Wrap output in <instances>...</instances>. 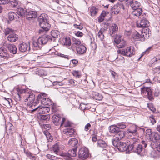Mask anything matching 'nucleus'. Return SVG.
I'll list each match as a JSON object with an SVG mask.
<instances>
[{
    "instance_id": "obj_1",
    "label": "nucleus",
    "mask_w": 160,
    "mask_h": 160,
    "mask_svg": "<svg viewBox=\"0 0 160 160\" xmlns=\"http://www.w3.org/2000/svg\"><path fill=\"white\" fill-rule=\"evenodd\" d=\"M78 143V140L75 138H72L68 142L69 145H72L73 148L72 149L69 150L68 151V153H63V156H67L68 158L71 157H75L76 156V151L77 150Z\"/></svg>"
},
{
    "instance_id": "obj_2",
    "label": "nucleus",
    "mask_w": 160,
    "mask_h": 160,
    "mask_svg": "<svg viewBox=\"0 0 160 160\" xmlns=\"http://www.w3.org/2000/svg\"><path fill=\"white\" fill-rule=\"evenodd\" d=\"M48 16L45 14H42L38 17V21L40 27L43 30L47 31L49 30L50 25L48 22Z\"/></svg>"
},
{
    "instance_id": "obj_3",
    "label": "nucleus",
    "mask_w": 160,
    "mask_h": 160,
    "mask_svg": "<svg viewBox=\"0 0 160 160\" xmlns=\"http://www.w3.org/2000/svg\"><path fill=\"white\" fill-rule=\"evenodd\" d=\"M48 37L47 38L45 35L39 37L38 39L33 38L32 40V46L34 49H40L42 45L46 44L48 42Z\"/></svg>"
},
{
    "instance_id": "obj_4",
    "label": "nucleus",
    "mask_w": 160,
    "mask_h": 160,
    "mask_svg": "<svg viewBox=\"0 0 160 160\" xmlns=\"http://www.w3.org/2000/svg\"><path fill=\"white\" fill-rule=\"evenodd\" d=\"M26 99L24 100V102H27V104L28 106H30L31 108L34 109L35 106L39 103V102L37 99L35 102V96L34 94L31 92L30 93H26Z\"/></svg>"
},
{
    "instance_id": "obj_5",
    "label": "nucleus",
    "mask_w": 160,
    "mask_h": 160,
    "mask_svg": "<svg viewBox=\"0 0 160 160\" xmlns=\"http://www.w3.org/2000/svg\"><path fill=\"white\" fill-rule=\"evenodd\" d=\"M135 50L134 47L131 46L127 47L124 49L121 50H118L117 52L124 56L131 57L134 55Z\"/></svg>"
},
{
    "instance_id": "obj_6",
    "label": "nucleus",
    "mask_w": 160,
    "mask_h": 160,
    "mask_svg": "<svg viewBox=\"0 0 160 160\" xmlns=\"http://www.w3.org/2000/svg\"><path fill=\"white\" fill-rule=\"evenodd\" d=\"M47 94L45 93H42L38 95L37 97V100L40 102L41 104L45 106H49L52 104V102L51 100L46 98Z\"/></svg>"
},
{
    "instance_id": "obj_7",
    "label": "nucleus",
    "mask_w": 160,
    "mask_h": 160,
    "mask_svg": "<svg viewBox=\"0 0 160 160\" xmlns=\"http://www.w3.org/2000/svg\"><path fill=\"white\" fill-rule=\"evenodd\" d=\"M112 144L114 147L117 148L120 152L126 151V153H127L129 152V151L128 150V146L126 147V144L124 142L113 141L112 142Z\"/></svg>"
},
{
    "instance_id": "obj_8",
    "label": "nucleus",
    "mask_w": 160,
    "mask_h": 160,
    "mask_svg": "<svg viewBox=\"0 0 160 160\" xmlns=\"http://www.w3.org/2000/svg\"><path fill=\"white\" fill-rule=\"evenodd\" d=\"M141 93L143 96L148 98L149 100L152 101L153 100L152 93L149 88L143 87L141 88Z\"/></svg>"
},
{
    "instance_id": "obj_9",
    "label": "nucleus",
    "mask_w": 160,
    "mask_h": 160,
    "mask_svg": "<svg viewBox=\"0 0 160 160\" xmlns=\"http://www.w3.org/2000/svg\"><path fill=\"white\" fill-rule=\"evenodd\" d=\"M36 111H38V112L39 114H42L48 112L50 111V109L47 106L41 107L38 106L32 110L31 112H33Z\"/></svg>"
},
{
    "instance_id": "obj_10",
    "label": "nucleus",
    "mask_w": 160,
    "mask_h": 160,
    "mask_svg": "<svg viewBox=\"0 0 160 160\" xmlns=\"http://www.w3.org/2000/svg\"><path fill=\"white\" fill-rule=\"evenodd\" d=\"M60 32L59 31L56 30H52L51 32V34L52 36H51L49 35H45V36L47 38H48V41H53L54 42L55 41V40L56 38H58L60 36Z\"/></svg>"
},
{
    "instance_id": "obj_11",
    "label": "nucleus",
    "mask_w": 160,
    "mask_h": 160,
    "mask_svg": "<svg viewBox=\"0 0 160 160\" xmlns=\"http://www.w3.org/2000/svg\"><path fill=\"white\" fill-rule=\"evenodd\" d=\"M78 156L80 159L84 160L87 158L88 156V150L85 148H81L78 153Z\"/></svg>"
},
{
    "instance_id": "obj_12",
    "label": "nucleus",
    "mask_w": 160,
    "mask_h": 160,
    "mask_svg": "<svg viewBox=\"0 0 160 160\" xmlns=\"http://www.w3.org/2000/svg\"><path fill=\"white\" fill-rule=\"evenodd\" d=\"M133 11L129 15L130 18L132 19H137L139 18L140 13L142 12L141 8L133 9Z\"/></svg>"
},
{
    "instance_id": "obj_13",
    "label": "nucleus",
    "mask_w": 160,
    "mask_h": 160,
    "mask_svg": "<svg viewBox=\"0 0 160 160\" xmlns=\"http://www.w3.org/2000/svg\"><path fill=\"white\" fill-rule=\"evenodd\" d=\"M125 133V132L124 131L120 130L112 139V142L113 141H119L120 140L122 139L124 137Z\"/></svg>"
},
{
    "instance_id": "obj_14",
    "label": "nucleus",
    "mask_w": 160,
    "mask_h": 160,
    "mask_svg": "<svg viewBox=\"0 0 160 160\" xmlns=\"http://www.w3.org/2000/svg\"><path fill=\"white\" fill-rule=\"evenodd\" d=\"M63 132L68 137H72L74 135L75 130L72 127H69L64 129Z\"/></svg>"
},
{
    "instance_id": "obj_15",
    "label": "nucleus",
    "mask_w": 160,
    "mask_h": 160,
    "mask_svg": "<svg viewBox=\"0 0 160 160\" xmlns=\"http://www.w3.org/2000/svg\"><path fill=\"white\" fill-rule=\"evenodd\" d=\"M62 118H63L61 117L60 115H54L52 117L53 122L55 125L58 126L60 125V126H61Z\"/></svg>"
},
{
    "instance_id": "obj_16",
    "label": "nucleus",
    "mask_w": 160,
    "mask_h": 160,
    "mask_svg": "<svg viewBox=\"0 0 160 160\" xmlns=\"http://www.w3.org/2000/svg\"><path fill=\"white\" fill-rule=\"evenodd\" d=\"M26 18L28 20L34 19L37 17V13L35 11L28 10L25 15Z\"/></svg>"
},
{
    "instance_id": "obj_17",
    "label": "nucleus",
    "mask_w": 160,
    "mask_h": 160,
    "mask_svg": "<svg viewBox=\"0 0 160 160\" xmlns=\"http://www.w3.org/2000/svg\"><path fill=\"white\" fill-rule=\"evenodd\" d=\"M149 25V22L145 19H142L139 23L137 22L136 26L139 28H144L147 27Z\"/></svg>"
},
{
    "instance_id": "obj_18",
    "label": "nucleus",
    "mask_w": 160,
    "mask_h": 160,
    "mask_svg": "<svg viewBox=\"0 0 160 160\" xmlns=\"http://www.w3.org/2000/svg\"><path fill=\"white\" fill-rule=\"evenodd\" d=\"M110 35L112 37H115L118 33V27L115 24H112L109 29Z\"/></svg>"
},
{
    "instance_id": "obj_19",
    "label": "nucleus",
    "mask_w": 160,
    "mask_h": 160,
    "mask_svg": "<svg viewBox=\"0 0 160 160\" xmlns=\"http://www.w3.org/2000/svg\"><path fill=\"white\" fill-rule=\"evenodd\" d=\"M142 147L139 143L137 145L134 146V147H133L132 148L130 147L129 150L128 151L129 152L132 151V152L136 153L137 154L139 155L142 150Z\"/></svg>"
},
{
    "instance_id": "obj_20",
    "label": "nucleus",
    "mask_w": 160,
    "mask_h": 160,
    "mask_svg": "<svg viewBox=\"0 0 160 160\" xmlns=\"http://www.w3.org/2000/svg\"><path fill=\"white\" fill-rule=\"evenodd\" d=\"M132 37L135 40L144 41V38H142V35L140 34L137 31H135L132 33Z\"/></svg>"
},
{
    "instance_id": "obj_21",
    "label": "nucleus",
    "mask_w": 160,
    "mask_h": 160,
    "mask_svg": "<svg viewBox=\"0 0 160 160\" xmlns=\"http://www.w3.org/2000/svg\"><path fill=\"white\" fill-rule=\"evenodd\" d=\"M129 142H130V143L129 145L128 146V150H129L130 147L131 148H132L134 147V146L137 145L139 143V140L137 138L130 139Z\"/></svg>"
},
{
    "instance_id": "obj_22",
    "label": "nucleus",
    "mask_w": 160,
    "mask_h": 160,
    "mask_svg": "<svg viewBox=\"0 0 160 160\" xmlns=\"http://www.w3.org/2000/svg\"><path fill=\"white\" fill-rule=\"evenodd\" d=\"M142 37L144 38V41L145 39L148 38L151 36V34L150 30L148 28H145L142 33Z\"/></svg>"
},
{
    "instance_id": "obj_23",
    "label": "nucleus",
    "mask_w": 160,
    "mask_h": 160,
    "mask_svg": "<svg viewBox=\"0 0 160 160\" xmlns=\"http://www.w3.org/2000/svg\"><path fill=\"white\" fill-rule=\"evenodd\" d=\"M72 124V122L68 121H66L65 118H62L60 127L68 128L69 127H71Z\"/></svg>"
},
{
    "instance_id": "obj_24",
    "label": "nucleus",
    "mask_w": 160,
    "mask_h": 160,
    "mask_svg": "<svg viewBox=\"0 0 160 160\" xmlns=\"http://www.w3.org/2000/svg\"><path fill=\"white\" fill-rule=\"evenodd\" d=\"M7 47L10 53L13 54H15L17 53V48L14 45L10 44H7Z\"/></svg>"
},
{
    "instance_id": "obj_25",
    "label": "nucleus",
    "mask_w": 160,
    "mask_h": 160,
    "mask_svg": "<svg viewBox=\"0 0 160 160\" xmlns=\"http://www.w3.org/2000/svg\"><path fill=\"white\" fill-rule=\"evenodd\" d=\"M18 35L13 33L11 34L7 37V40L11 42H13L18 40Z\"/></svg>"
},
{
    "instance_id": "obj_26",
    "label": "nucleus",
    "mask_w": 160,
    "mask_h": 160,
    "mask_svg": "<svg viewBox=\"0 0 160 160\" xmlns=\"http://www.w3.org/2000/svg\"><path fill=\"white\" fill-rule=\"evenodd\" d=\"M63 146L57 143L54 144L52 147L53 150L54 152L57 154H58L60 149H63Z\"/></svg>"
},
{
    "instance_id": "obj_27",
    "label": "nucleus",
    "mask_w": 160,
    "mask_h": 160,
    "mask_svg": "<svg viewBox=\"0 0 160 160\" xmlns=\"http://www.w3.org/2000/svg\"><path fill=\"white\" fill-rule=\"evenodd\" d=\"M28 44L24 42L18 45L19 50L22 52H25L28 49Z\"/></svg>"
},
{
    "instance_id": "obj_28",
    "label": "nucleus",
    "mask_w": 160,
    "mask_h": 160,
    "mask_svg": "<svg viewBox=\"0 0 160 160\" xmlns=\"http://www.w3.org/2000/svg\"><path fill=\"white\" fill-rule=\"evenodd\" d=\"M0 56L1 58L7 59L8 57V55L7 53L6 49L3 48H0Z\"/></svg>"
},
{
    "instance_id": "obj_29",
    "label": "nucleus",
    "mask_w": 160,
    "mask_h": 160,
    "mask_svg": "<svg viewBox=\"0 0 160 160\" xmlns=\"http://www.w3.org/2000/svg\"><path fill=\"white\" fill-rule=\"evenodd\" d=\"M8 16L9 19L11 21L19 18V14H18L16 12H10L8 13Z\"/></svg>"
},
{
    "instance_id": "obj_30",
    "label": "nucleus",
    "mask_w": 160,
    "mask_h": 160,
    "mask_svg": "<svg viewBox=\"0 0 160 160\" xmlns=\"http://www.w3.org/2000/svg\"><path fill=\"white\" fill-rule=\"evenodd\" d=\"M17 11L19 13L18 14H19V16L20 15L22 17L25 16L27 12L26 9L25 8L21 7H19L17 9Z\"/></svg>"
},
{
    "instance_id": "obj_31",
    "label": "nucleus",
    "mask_w": 160,
    "mask_h": 160,
    "mask_svg": "<svg viewBox=\"0 0 160 160\" xmlns=\"http://www.w3.org/2000/svg\"><path fill=\"white\" fill-rule=\"evenodd\" d=\"M76 50L79 54H82L85 52L86 48L84 46L81 45L76 48Z\"/></svg>"
},
{
    "instance_id": "obj_32",
    "label": "nucleus",
    "mask_w": 160,
    "mask_h": 160,
    "mask_svg": "<svg viewBox=\"0 0 160 160\" xmlns=\"http://www.w3.org/2000/svg\"><path fill=\"white\" fill-rule=\"evenodd\" d=\"M119 130L116 125H111L109 127V132L111 133L115 134V135Z\"/></svg>"
},
{
    "instance_id": "obj_33",
    "label": "nucleus",
    "mask_w": 160,
    "mask_h": 160,
    "mask_svg": "<svg viewBox=\"0 0 160 160\" xmlns=\"http://www.w3.org/2000/svg\"><path fill=\"white\" fill-rule=\"evenodd\" d=\"M93 98L97 100H101L102 99V95L98 92H92Z\"/></svg>"
},
{
    "instance_id": "obj_34",
    "label": "nucleus",
    "mask_w": 160,
    "mask_h": 160,
    "mask_svg": "<svg viewBox=\"0 0 160 160\" xmlns=\"http://www.w3.org/2000/svg\"><path fill=\"white\" fill-rule=\"evenodd\" d=\"M39 120L42 122L47 121L50 118V116L48 114L41 115L38 117Z\"/></svg>"
},
{
    "instance_id": "obj_35",
    "label": "nucleus",
    "mask_w": 160,
    "mask_h": 160,
    "mask_svg": "<svg viewBox=\"0 0 160 160\" xmlns=\"http://www.w3.org/2000/svg\"><path fill=\"white\" fill-rule=\"evenodd\" d=\"M97 143L98 147L102 148H106L107 145L105 142L103 140L99 139L97 141Z\"/></svg>"
},
{
    "instance_id": "obj_36",
    "label": "nucleus",
    "mask_w": 160,
    "mask_h": 160,
    "mask_svg": "<svg viewBox=\"0 0 160 160\" xmlns=\"http://www.w3.org/2000/svg\"><path fill=\"white\" fill-rule=\"evenodd\" d=\"M81 44V41L79 39L76 38L74 37L72 38V45L73 47H75Z\"/></svg>"
},
{
    "instance_id": "obj_37",
    "label": "nucleus",
    "mask_w": 160,
    "mask_h": 160,
    "mask_svg": "<svg viewBox=\"0 0 160 160\" xmlns=\"http://www.w3.org/2000/svg\"><path fill=\"white\" fill-rule=\"evenodd\" d=\"M98 10L95 7L92 6L90 9V12L92 16H95L98 12Z\"/></svg>"
},
{
    "instance_id": "obj_38",
    "label": "nucleus",
    "mask_w": 160,
    "mask_h": 160,
    "mask_svg": "<svg viewBox=\"0 0 160 160\" xmlns=\"http://www.w3.org/2000/svg\"><path fill=\"white\" fill-rule=\"evenodd\" d=\"M8 2L9 5L12 8L15 7L18 4V2L16 0H9Z\"/></svg>"
},
{
    "instance_id": "obj_39",
    "label": "nucleus",
    "mask_w": 160,
    "mask_h": 160,
    "mask_svg": "<svg viewBox=\"0 0 160 160\" xmlns=\"http://www.w3.org/2000/svg\"><path fill=\"white\" fill-rule=\"evenodd\" d=\"M28 90L27 89H17V91H18V97L19 98L20 97V94L25 93L26 94L25 96H26V93H29V92H26V91Z\"/></svg>"
},
{
    "instance_id": "obj_40",
    "label": "nucleus",
    "mask_w": 160,
    "mask_h": 160,
    "mask_svg": "<svg viewBox=\"0 0 160 160\" xmlns=\"http://www.w3.org/2000/svg\"><path fill=\"white\" fill-rule=\"evenodd\" d=\"M140 3L137 1L132 2L130 4V6L132 9L139 8Z\"/></svg>"
},
{
    "instance_id": "obj_41",
    "label": "nucleus",
    "mask_w": 160,
    "mask_h": 160,
    "mask_svg": "<svg viewBox=\"0 0 160 160\" xmlns=\"http://www.w3.org/2000/svg\"><path fill=\"white\" fill-rule=\"evenodd\" d=\"M64 45L67 46H70L71 45V40L69 37H66L64 40Z\"/></svg>"
},
{
    "instance_id": "obj_42",
    "label": "nucleus",
    "mask_w": 160,
    "mask_h": 160,
    "mask_svg": "<svg viewBox=\"0 0 160 160\" xmlns=\"http://www.w3.org/2000/svg\"><path fill=\"white\" fill-rule=\"evenodd\" d=\"M137 131L136 129L133 130H131L128 129L127 131V133L129 135L132 136L133 135L134 136H136L137 135Z\"/></svg>"
},
{
    "instance_id": "obj_43",
    "label": "nucleus",
    "mask_w": 160,
    "mask_h": 160,
    "mask_svg": "<svg viewBox=\"0 0 160 160\" xmlns=\"http://www.w3.org/2000/svg\"><path fill=\"white\" fill-rule=\"evenodd\" d=\"M13 30L12 29H10L9 28H6L4 31V34L5 36L8 35H10L11 34H12L13 33Z\"/></svg>"
},
{
    "instance_id": "obj_44",
    "label": "nucleus",
    "mask_w": 160,
    "mask_h": 160,
    "mask_svg": "<svg viewBox=\"0 0 160 160\" xmlns=\"http://www.w3.org/2000/svg\"><path fill=\"white\" fill-rule=\"evenodd\" d=\"M116 125L119 130L120 129H124L126 127V125L123 122L118 123Z\"/></svg>"
},
{
    "instance_id": "obj_45",
    "label": "nucleus",
    "mask_w": 160,
    "mask_h": 160,
    "mask_svg": "<svg viewBox=\"0 0 160 160\" xmlns=\"http://www.w3.org/2000/svg\"><path fill=\"white\" fill-rule=\"evenodd\" d=\"M72 73L74 76L78 78H79L81 76V73L78 71H73Z\"/></svg>"
},
{
    "instance_id": "obj_46",
    "label": "nucleus",
    "mask_w": 160,
    "mask_h": 160,
    "mask_svg": "<svg viewBox=\"0 0 160 160\" xmlns=\"http://www.w3.org/2000/svg\"><path fill=\"white\" fill-rule=\"evenodd\" d=\"M118 7L116 6L113 8L111 10L112 14H117L119 13V11L117 10Z\"/></svg>"
},
{
    "instance_id": "obj_47",
    "label": "nucleus",
    "mask_w": 160,
    "mask_h": 160,
    "mask_svg": "<svg viewBox=\"0 0 160 160\" xmlns=\"http://www.w3.org/2000/svg\"><path fill=\"white\" fill-rule=\"evenodd\" d=\"M98 36L99 38H100V39L101 40H102L104 37V35L103 34V32L101 30H100L99 32H98Z\"/></svg>"
},
{
    "instance_id": "obj_48",
    "label": "nucleus",
    "mask_w": 160,
    "mask_h": 160,
    "mask_svg": "<svg viewBox=\"0 0 160 160\" xmlns=\"http://www.w3.org/2000/svg\"><path fill=\"white\" fill-rule=\"evenodd\" d=\"M121 37L120 36H117L114 38V41L115 43L117 44H118L121 41Z\"/></svg>"
},
{
    "instance_id": "obj_49",
    "label": "nucleus",
    "mask_w": 160,
    "mask_h": 160,
    "mask_svg": "<svg viewBox=\"0 0 160 160\" xmlns=\"http://www.w3.org/2000/svg\"><path fill=\"white\" fill-rule=\"evenodd\" d=\"M125 42L124 40H122L118 44V47L119 48H122L124 47L125 45Z\"/></svg>"
},
{
    "instance_id": "obj_50",
    "label": "nucleus",
    "mask_w": 160,
    "mask_h": 160,
    "mask_svg": "<svg viewBox=\"0 0 160 160\" xmlns=\"http://www.w3.org/2000/svg\"><path fill=\"white\" fill-rule=\"evenodd\" d=\"M46 157L48 158L51 160H56L57 159L56 157L49 154H47L46 155Z\"/></svg>"
},
{
    "instance_id": "obj_51",
    "label": "nucleus",
    "mask_w": 160,
    "mask_h": 160,
    "mask_svg": "<svg viewBox=\"0 0 160 160\" xmlns=\"http://www.w3.org/2000/svg\"><path fill=\"white\" fill-rule=\"evenodd\" d=\"M142 147V149L143 150L147 146V142L142 141L141 143H139Z\"/></svg>"
},
{
    "instance_id": "obj_52",
    "label": "nucleus",
    "mask_w": 160,
    "mask_h": 160,
    "mask_svg": "<svg viewBox=\"0 0 160 160\" xmlns=\"http://www.w3.org/2000/svg\"><path fill=\"white\" fill-rule=\"evenodd\" d=\"M153 138L156 140H159L160 139V135L157 133H155L153 135Z\"/></svg>"
},
{
    "instance_id": "obj_53",
    "label": "nucleus",
    "mask_w": 160,
    "mask_h": 160,
    "mask_svg": "<svg viewBox=\"0 0 160 160\" xmlns=\"http://www.w3.org/2000/svg\"><path fill=\"white\" fill-rule=\"evenodd\" d=\"M147 17V15L145 13H142V12L140 13V15L139 16V18L143 19Z\"/></svg>"
},
{
    "instance_id": "obj_54",
    "label": "nucleus",
    "mask_w": 160,
    "mask_h": 160,
    "mask_svg": "<svg viewBox=\"0 0 160 160\" xmlns=\"http://www.w3.org/2000/svg\"><path fill=\"white\" fill-rule=\"evenodd\" d=\"M152 48V47H150L148 48L144 52H142L141 54V56L140 58H141V57H142L145 54H148L149 52Z\"/></svg>"
},
{
    "instance_id": "obj_55",
    "label": "nucleus",
    "mask_w": 160,
    "mask_h": 160,
    "mask_svg": "<svg viewBox=\"0 0 160 160\" xmlns=\"http://www.w3.org/2000/svg\"><path fill=\"white\" fill-rule=\"evenodd\" d=\"M42 128H44L47 130H49L50 128V126L49 124H44L43 125Z\"/></svg>"
},
{
    "instance_id": "obj_56",
    "label": "nucleus",
    "mask_w": 160,
    "mask_h": 160,
    "mask_svg": "<svg viewBox=\"0 0 160 160\" xmlns=\"http://www.w3.org/2000/svg\"><path fill=\"white\" fill-rule=\"evenodd\" d=\"M91 127V124L89 123H87L85 126L84 130L86 131H87Z\"/></svg>"
},
{
    "instance_id": "obj_57",
    "label": "nucleus",
    "mask_w": 160,
    "mask_h": 160,
    "mask_svg": "<svg viewBox=\"0 0 160 160\" xmlns=\"http://www.w3.org/2000/svg\"><path fill=\"white\" fill-rule=\"evenodd\" d=\"M146 133L147 136H148L149 137L151 136L152 135L151 130L150 129H148L146 131Z\"/></svg>"
},
{
    "instance_id": "obj_58",
    "label": "nucleus",
    "mask_w": 160,
    "mask_h": 160,
    "mask_svg": "<svg viewBox=\"0 0 160 160\" xmlns=\"http://www.w3.org/2000/svg\"><path fill=\"white\" fill-rule=\"evenodd\" d=\"M149 119L151 123H152V124L156 123V121L152 116H150L149 117Z\"/></svg>"
},
{
    "instance_id": "obj_59",
    "label": "nucleus",
    "mask_w": 160,
    "mask_h": 160,
    "mask_svg": "<svg viewBox=\"0 0 160 160\" xmlns=\"http://www.w3.org/2000/svg\"><path fill=\"white\" fill-rule=\"evenodd\" d=\"M108 14V12L103 11L102 12V13L101 14L100 16H101V17H103L104 18L106 15Z\"/></svg>"
},
{
    "instance_id": "obj_60",
    "label": "nucleus",
    "mask_w": 160,
    "mask_h": 160,
    "mask_svg": "<svg viewBox=\"0 0 160 160\" xmlns=\"http://www.w3.org/2000/svg\"><path fill=\"white\" fill-rule=\"evenodd\" d=\"M75 35L78 37H81L83 36V33L80 31H78L75 33Z\"/></svg>"
},
{
    "instance_id": "obj_61",
    "label": "nucleus",
    "mask_w": 160,
    "mask_h": 160,
    "mask_svg": "<svg viewBox=\"0 0 160 160\" xmlns=\"http://www.w3.org/2000/svg\"><path fill=\"white\" fill-rule=\"evenodd\" d=\"M74 26L75 28L79 29H82L83 28V26H81L80 25H78L77 24H75L74 25Z\"/></svg>"
},
{
    "instance_id": "obj_62",
    "label": "nucleus",
    "mask_w": 160,
    "mask_h": 160,
    "mask_svg": "<svg viewBox=\"0 0 160 160\" xmlns=\"http://www.w3.org/2000/svg\"><path fill=\"white\" fill-rule=\"evenodd\" d=\"M44 134L46 135L47 139L48 140L49 142H51L52 141V137H49L47 136V134L46 133L48 134V133L47 132H45V131L44 132Z\"/></svg>"
},
{
    "instance_id": "obj_63",
    "label": "nucleus",
    "mask_w": 160,
    "mask_h": 160,
    "mask_svg": "<svg viewBox=\"0 0 160 160\" xmlns=\"http://www.w3.org/2000/svg\"><path fill=\"white\" fill-rule=\"evenodd\" d=\"M80 108L82 110H84L86 108L85 105L82 103L80 104Z\"/></svg>"
},
{
    "instance_id": "obj_64",
    "label": "nucleus",
    "mask_w": 160,
    "mask_h": 160,
    "mask_svg": "<svg viewBox=\"0 0 160 160\" xmlns=\"http://www.w3.org/2000/svg\"><path fill=\"white\" fill-rule=\"evenodd\" d=\"M8 2V0H0V5L4 4Z\"/></svg>"
}]
</instances>
